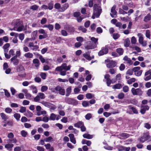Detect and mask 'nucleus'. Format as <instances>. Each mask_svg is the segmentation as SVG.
<instances>
[{
  "mask_svg": "<svg viewBox=\"0 0 151 151\" xmlns=\"http://www.w3.org/2000/svg\"><path fill=\"white\" fill-rule=\"evenodd\" d=\"M14 23V27L13 29H11V30H14L20 32L23 30H25L26 29L27 26L26 25L24 27L22 21L17 20Z\"/></svg>",
  "mask_w": 151,
  "mask_h": 151,
  "instance_id": "1",
  "label": "nucleus"
},
{
  "mask_svg": "<svg viewBox=\"0 0 151 151\" xmlns=\"http://www.w3.org/2000/svg\"><path fill=\"white\" fill-rule=\"evenodd\" d=\"M91 41L87 42V45L85 47V48L87 50L93 49L96 46L98 38H91Z\"/></svg>",
  "mask_w": 151,
  "mask_h": 151,
  "instance_id": "2",
  "label": "nucleus"
},
{
  "mask_svg": "<svg viewBox=\"0 0 151 151\" xmlns=\"http://www.w3.org/2000/svg\"><path fill=\"white\" fill-rule=\"evenodd\" d=\"M93 14L96 17H99L102 12L101 7L98 4H94L93 6Z\"/></svg>",
  "mask_w": 151,
  "mask_h": 151,
  "instance_id": "3",
  "label": "nucleus"
},
{
  "mask_svg": "<svg viewBox=\"0 0 151 151\" xmlns=\"http://www.w3.org/2000/svg\"><path fill=\"white\" fill-rule=\"evenodd\" d=\"M71 66L69 65L67 66L66 63H63L60 66H58L56 68L55 70L56 71H61L63 70L67 71L70 70Z\"/></svg>",
  "mask_w": 151,
  "mask_h": 151,
  "instance_id": "4",
  "label": "nucleus"
},
{
  "mask_svg": "<svg viewBox=\"0 0 151 151\" xmlns=\"http://www.w3.org/2000/svg\"><path fill=\"white\" fill-rule=\"evenodd\" d=\"M65 101L66 103L74 106H76L78 104V101L74 99L66 97L65 99Z\"/></svg>",
  "mask_w": 151,
  "mask_h": 151,
  "instance_id": "5",
  "label": "nucleus"
},
{
  "mask_svg": "<svg viewBox=\"0 0 151 151\" xmlns=\"http://www.w3.org/2000/svg\"><path fill=\"white\" fill-rule=\"evenodd\" d=\"M151 136L149 135L148 132L144 133L143 136L141 137L139 139L140 142L142 143L150 139Z\"/></svg>",
  "mask_w": 151,
  "mask_h": 151,
  "instance_id": "6",
  "label": "nucleus"
},
{
  "mask_svg": "<svg viewBox=\"0 0 151 151\" xmlns=\"http://www.w3.org/2000/svg\"><path fill=\"white\" fill-rule=\"evenodd\" d=\"M55 90L59 92L60 94L64 95L65 94V90L59 86H57L55 88Z\"/></svg>",
  "mask_w": 151,
  "mask_h": 151,
  "instance_id": "7",
  "label": "nucleus"
},
{
  "mask_svg": "<svg viewBox=\"0 0 151 151\" xmlns=\"http://www.w3.org/2000/svg\"><path fill=\"white\" fill-rule=\"evenodd\" d=\"M116 65V62L115 61L112 60H111L109 63H106L107 67L109 68H114Z\"/></svg>",
  "mask_w": 151,
  "mask_h": 151,
  "instance_id": "8",
  "label": "nucleus"
},
{
  "mask_svg": "<svg viewBox=\"0 0 151 151\" xmlns=\"http://www.w3.org/2000/svg\"><path fill=\"white\" fill-rule=\"evenodd\" d=\"M64 28L66 30L70 33L73 32L75 30L74 28L70 25H65L64 26Z\"/></svg>",
  "mask_w": 151,
  "mask_h": 151,
  "instance_id": "9",
  "label": "nucleus"
},
{
  "mask_svg": "<svg viewBox=\"0 0 151 151\" xmlns=\"http://www.w3.org/2000/svg\"><path fill=\"white\" fill-rule=\"evenodd\" d=\"M108 50L107 47H103L101 50H100L98 53L99 56L102 55L104 54H107L108 52Z\"/></svg>",
  "mask_w": 151,
  "mask_h": 151,
  "instance_id": "10",
  "label": "nucleus"
},
{
  "mask_svg": "<svg viewBox=\"0 0 151 151\" xmlns=\"http://www.w3.org/2000/svg\"><path fill=\"white\" fill-rule=\"evenodd\" d=\"M69 4L68 3H65L64 4L60 9L58 10V12H64L69 7Z\"/></svg>",
  "mask_w": 151,
  "mask_h": 151,
  "instance_id": "11",
  "label": "nucleus"
},
{
  "mask_svg": "<svg viewBox=\"0 0 151 151\" xmlns=\"http://www.w3.org/2000/svg\"><path fill=\"white\" fill-rule=\"evenodd\" d=\"M116 6H113L111 9V12L112 13H110V14L111 16L113 18L115 17L114 15H116V16L117 12L115 10Z\"/></svg>",
  "mask_w": 151,
  "mask_h": 151,
  "instance_id": "12",
  "label": "nucleus"
},
{
  "mask_svg": "<svg viewBox=\"0 0 151 151\" xmlns=\"http://www.w3.org/2000/svg\"><path fill=\"white\" fill-rule=\"evenodd\" d=\"M149 109V107L147 105H145L142 107L140 110V112L142 114H144L145 113L146 111Z\"/></svg>",
  "mask_w": 151,
  "mask_h": 151,
  "instance_id": "13",
  "label": "nucleus"
},
{
  "mask_svg": "<svg viewBox=\"0 0 151 151\" xmlns=\"http://www.w3.org/2000/svg\"><path fill=\"white\" fill-rule=\"evenodd\" d=\"M17 58V56H14L10 60L11 62H13L14 65H17L19 63V60Z\"/></svg>",
  "mask_w": 151,
  "mask_h": 151,
  "instance_id": "14",
  "label": "nucleus"
},
{
  "mask_svg": "<svg viewBox=\"0 0 151 151\" xmlns=\"http://www.w3.org/2000/svg\"><path fill=\"white\" fill-rule=\"evenodd\" d=\"M68 136L70 137V141L74 144H75L76 143L75 138L74 137V135L73 134H70L68 135Z\"/></svg>",
  "mask_w": 151,
  "mask_h": 151,
  "instance_id": "15",
  "label": "nucleus"
},
{
  "mask_svg": "<svg viewBox=\"0 0 151 151\" xmlns=\"http://www.w3.org/2000/svg\"><path fill=\"white\" fill-rule=\"evenodd\" d=\"M124 45L126 47H127L129 46L130 47L132 48V47L131 46H129L130 41L129 38H127L124 40Z\"/></svg>",
  "mask_w": 151,
  "mask_h": 151,
  "instance_id": "16",
  "label": "nucleus"
},
{
  "mask_svg": "<svg viewBox=\"0 0 151 151\" xmlns=\"http://www.w3.org/2000/svg\"><path fill=\"white\" fill-rule=\"evenodd\" d=\"M90 52L88 51L83 54V57L88 60H90L91 59V57L90 55Z\"/></svg>",
  "mask_w": 151,
  "mask_h": 151,
  "instance_id": "17",
  "label": "nucleus"
},
{
  "mask_svg": "<svg viewBox=\"0 0 151 151\" xmlns=\"http://www.w3.org/2000/svg\"><path fill=\"white\" fill-rule=\"evenodd\" d=\"M82 143L83 144H86L88 146H90L91 145V142L90 141L88 140L85 139H83L82 141Z\"/></svg>",
  "mask_w": 151,
  "mask_h": 151,
  "instance_id": "18",
  "label": "nucleus"
},
{
  "mask_svg": "<svg viewBox=\"0 0 151 151\" xmlns=\"http://www.w3.org/2000/svg\"><path fill=\"white\" fill-rule=\"evenodd\" d=\"M24 115L26 116L27 117L30 118L32 117L33 114L28 110L24 114Z\"/></svg>",
  "mask_w": 151,
  "mask_h": 151,
  "instance_id": "19",
  "label": "nucleus"
},
{
  "mask_svg": "<svg viewBox=\"0 0 151 151\" xmlns=\"http://www.w3.org/2000/svg\"><path fill=\"white\" fill-rule=\"evenodd\" d=\"M83 136L84 138L88 139H91L93 137V135L87 133L84 134L83 135Z\"/></svg>",
  "mask_w": 151,
  "mask_h": 151,
  "instance_id": "20",
  "label": "nucleus"
},
{
  "mask_svg": "<svg viewBox=\"0 0 151 151\" xmlns=\"http://www.w3.org/2000/svg\"><path fill=\"white\" fill-rule=\"evenodd\" d=\"M151 15L150 13H148L145 17L143 20L144 22H146L150 20L151 19Z\"/></svg>",
  "mask_w": 151,
  "mask_h": 151,
  "instance_id": "21",
  "label": "nucleus"
},
{
  "mask_svg": "<svg viewBox=\"0 0 151 151\" xmlns=\"http://www.w3.org/2000/svg\"><path fill=\"white\" fill-rule=\"evenodd\" d=\"M71 87H69L67 88L66 89V94L65 96H68L70 94L71 92Z\"/></svg>",
  "mask_w": 151,
  "mask_h": 151,
  "instance_id": "22",
  "label": "nucleus"
},
{
  "mask_svg": "<svg viewBox=\"0 0 151 151\" xmlns=\"http://www.w3.org/2000/svg\"><path fill=\"white\" fill-rule=\"evenodd\" d=\"M128 108L129 109H131L133 111V112L134 114H138V111L136 108L132 106L129 105L128 106Z\"/></svg>",
  "mask_w": 151,
  "mask_h": 151,
  "instance_id": "23",
  "label": "nucleus"
},
{
  "mask_svg": "<svg viewBox=\"0 0 151 151\" xmlns=\"http://www.w3.org/2000/svg\"><path fill=\"white\" fill-rule=\"evenodd\" d=\"M119 136L123 137L124 138H127L129 137L130 135L129 134L126 133H122L119 134Z\"/></svg>",
  "mask_w": 151,
  "mask_h": 151,
  "instance_id": "24",
  "label": "nucleus"
},
{
  "mask_svg": "<svg viewBox=\"0 0 151 151\" xmlns=\"http://www.w3.org/2000/svg\"><path fill=\"white\" fill-rule=\"evenodd\" d=\"M83 124V123L82 122H79L76 124H74V126L78 128H80L81 127V126H82Z\"/></svg>",
  "mask_w": 151,
  "mask_h": 151,
  "instance_id": "25",
  "label": "nucleus"
},
{
  "mask_svg": "<svg viewBox=\"0 0 151 151\" xmlns=\"http://www.w3.org/2000/svg\"><path fill=\"white\" fill-rule=\"evenodd\" d=\"M79 30L83 32H86L87 31L86 28H85L83 26H79L78 27Z\"/></svg>",
  "mask_w": 151,
  "mask_h": 151,
  "instance_id": "26",
  "label": "nucleus"
},
{
  "mask_svg": "<svg viewBox=\"0 0 151 151\" xmlns=\"http://www.w3.org/2000/svg\"><path fill=\"white\" fill-rule=\"evenodd\" d=\"M122 87V85L120 83H117L113 86V89H120Z\"/></svg>",
  "mask_w": 151,
  "mask_h": 151,
  "instance_id": "27",
  "label": "nucleus"
},
{
  "mask_svg": "<svg viewBox=\"0 0 151 151\" xmlns=\"http://www.w3.org/2000/svg\"><path fill=\"white\" fill-rule=\"evenodd\" d=\"M116 51L119 55H122L124 52V50L122 48H118L116 49Z\"/></svg>",
  "mask_w": 151,
  "mask_h": 151,
  "instance_id": "28",
  "label": "nucleus"
},
{
  "mask_svg": "<svg viewBox=\"0 0 151 151\" xmlns=\"http://www.w3.org/2000/svg\"><path fill=\"white\" fill-rule=\"evenodd\" d=\"M30 88L32 90V92L33 93H36L37 92V89L36 87L34 85H32L31 86H30Z\"/></svg>",
  "mask_w": 151,
  "mask_h": 151,
  "instance_id": "29",
  "label": "nucleus"
},
{
  "mask_svg": "<svg viewBox=\"0 0 151 151\" xmlns=\"http://www.w3.org/2000/svg\"><path fill=\"white\" fill-rule=\"evenodd\" d=\"M24 56L25 57L27 58H32L33 55L32 53L30 52H27L25 53L24 54Z\"/></svg>",
  "mask_w": 151,
  "mask_h": 151,
  "instance_id": "30",
  "label": "nucleus"
},
{
  "mask_svg": "<svg viewBox=\"0 0 151 151\" xmlns=\"http://www.w3.org/2000/svg\"><path fill=\"white\" fill-rule=\"evenodd\" d=\"M82 105L84 107L88 106L89 105V102L86 101H82Z\"/></svg>",
  "mask_w": 151,
  "mask_h": 151,
  "instance_id": "31",
  "label": "nucleus"
},
{
  "mask_svg": "<svg viewBox=\"0 0 151 151\" xmlns=\"http://www.w3.org/2000/svg\"><path fill=\"white\" fill-rule=\"evenodd\" d=\"M44 140L46 142H49L51 141H53V139L52 137L50 136L44 139Z\"/></svg>",
  "mask_w": 151,
  "mask_h": 151,
  "instance_id": "32",
  "label": "nucleus"
},
{
  "mask_svg": "<svg viewBox=\"0 0 151 151\" xmlns=\"http://www.w3.org/2000/svg\"><path fill=\"white\" fill-rule=\"evenodd\" d=\"M14 116L17 121H18L19 120V119L20 117V115L18 113H15L14 114Z\"/></svg>",
  "mask_w": 151,
  "mask_h": 151,
  "instance_id": "33",
  "label": "nucleus"
},
{
  "mask_svg": "<svg viewBox=\"0 0 151 151\" xmlns=\"http://www.w3.org/2000/svg\"><path fill=\"white\" fill-rule=\"evenodd\" d=\"M1 116L2 119H8V117L6 115L3 113H1L0 114Z\"/></svg>",
  "mask_w": 151,
  "mask_h": 151,
  "instance_id": "34",
  "label": "nucleus"
},
{
  "mask_svg": "<svg viewBox=\"0 0 151 151\" xmlns=\"http://www.w3.org/2000/svg\"><path fill=\"white\" fill-rule=\"evenodd\" d=\"M124 94L123 93H120L118 95V98L120 99H122L124 97Z\"/></svg>",
  "mask_w": 151,
  "mask_h": 151,
  "instance_id": "35",
  "label": "nucleus"
},
{
  "mask_svg": "<svg viewBox=\"0 0 151 151\" xmlns=\"http://www.w3.org/2000/svg\"><path fill=\"white\" fill-rule=\"evenodd\" d=\"M38 95L41 99H45V96L44 94L42 93H39L38 94Z\"/></svg>",
  "mask_w": 151,
  "mask_h": 151,
  "instance_id": "36",
  "label": "nucleus"
},
{
  "mask_svg": "<svg viewBox=\"0 0 151 151\" xmlns=\"http://www.w3.org/2000/svg\"><path fill=\"white\" fill-rule=\"evenodd\" d=\"M136 91L137 92L136 95H141L142 94V91L140 89L137 88L136 89Z\"/></svg>",
  "mask_w": 151,
  "mask_h": 151,
  "instance_id": "37",
  "label": "nucleus"
},
{
  "mask_svg": "<svg viewBox=\"0 0 151 151\" xmlns=\"http://www.w3.org/2000/svg\"><path fill=\"white\" fill-rule=\"evenodd\" d=\"M54 8L58 9V11L61 8L60 4L58 3H56L54 5Z\"/></svg>",
  "mask_w": 151,
  "mask_h": 151,
  "instance_id": "38",
  "label": "nucleus"
},
{
  "mask_svg": "<svg viewBox=\"0 0 151 151\" xmlns=\"http://www.w3.org/2000/svg\"><path fill=\"white\" fill-rule=\"evenodd\" d=\"M14 146V145L13 144H7L5 146V147L8 149L12 148Z\"/></svg>",
  "mask_w": 151,
  "mask_h": 151,
  "instance_id": "39",
  "label": "nucleus"
},
{
  "mask_svg": "<svg viewBox=\"0 0 151 151\" xmlns=\"http://www.w3.org/2000/svg\"><path fill=\"white\" fill-rule=\"evenodd\" d=\"M135 81V79L134 78H132L128 80L127 83L129 84H131L133 82H134Z\"/></svg>",
  "mask_w": 151,
  "mask_h": 151,
  "instance_id": "40",
  "label": "nucleus"
},
{
  "mask_svg": "<svg viewBox=\"0 0 151 151\" xmlns=\"http://www.w3.org/2000/svg\"><path fill=\"white\" fill-rule=\"evenodd\" d=\"M7 141L9 143H15L17 142V140L15 139H12L7 140Z\"/></svg>",
  "mask_w": 151,
  "mask_h": 151,
  "instance_id": "41",
  "label": "nucleus"
},
{
  "mask_svg": "<svg viewBox=\"0 0 151 151\" xmlns=\"http://www.w3.org/2000/svg\"><path fill=\"white\" fill-rule=\"evenodd\" d=\"M48 8L49 10H52L53 9V2H50L49 3L48 5Z\"/></svg>",
  "mask_w": 151,
  "mask_h": 151,
  "instance_id": "42",
  "label": "nucleus"
},
{
  "mask_svg": "<svg viewBox=\"0 0 151 151\" xmlns=\"http://www.w3.org/2000/svg\"><path fill=\"white\" fill-rule=\"evenodd\" d=\"M56 118V115L54 113L51 114L50 118V120H54Z\"/></svg>",
  "mask_w": 151,
  "mask_h": 151,
  "instance_id": "43",
  "label": "nucleus"
},
{
  "mask_svg": "<svg viewBox=\"0 0 151 151\" xmlns=\"http://www.w3.org/2000/svg\"><path fill=\"white\" fill-rule=\"evenodd\" d=\"M119 12L120 14H122L123 15L127 14V12L124 11L121 8L119 9Z\"/></svg>",
  "mask_w": 151,
  "mask_h": 151,
  "instance_id": "44",
  "label": "nucleus"
},
{
  "mask_svg": "<svg viewBox=\"0 0 151 151\" xmlns=\"http://www.w3.org/2000/svg\"><path fill=\"white\" fill-rule=\"evenodd\" d=\"M92 115L90 113H88L85 116V118L87 120H89L92 117Z\"/></svg>",
  "mask_w": 151,
  "mask_h": 151,
  "instance_id": "45",
  "label": "nucleus"
},
{
  "mask_svg": "<svg viewBox=\"0 0 151 151\" xmlns=\"http://www.w3.org/2000/svg\"><path fill=\"white\" fill-rule=\"evenodd\" d=\"M37 55L39 57V58L41 62L42 63L45 62V59L43 58V57L41 55L37 54Z\"/></svg>",
  "mask_w": 151,
  "mask_h": 151,
  "instance_id": "46",
  "label": "nucleus"
},
{
  "mask_svg": "<svg viewBox=\"0 0 151 151\" xmlns=\"http://www.w3.org/2000/svg\"><path fill=\"white\" fill-rule=\"evenodd\" d=\"M26 111V108L25 107L21 106L19 110V111L22 113H24Z\"/></svg>",
  "mask_w": 151,
  "mask_h": 151,
  "instance_id": "47",
  "label": "nucleus"
},
{
  "mask_svg": "<svg viewBox=\"0 0 151 151\" xmlns=\"http://www.w3.org/2000/svg\"><path fill=\"white\" fill-rule=\"evenodd\" d=\"M24 70V68L22 65H20L19 66L17 69V70L18 72L22 71L23 70Z\"/></svg>",
  "mask_w": 151,
  "mask_h": 151,
  "instance_id": "48",
  "label": "nucleus"
},
{
  "mask_svg": "<svg viewBox=\"0 0 151 151\" xmlns=\"http://www.w3.org/2000/svg\"><path fill=\"white\" fill-rule=\"evenodd\" d=\"M129 89V87L127 86H124L123 88V91L125 93L128 92Z\"/></svg>",
  "mask_w": 151,
  "mask_h": 151,
  "instance_id": "49",
  "label": "nucleus"
},
{
  "mask_svg": "<svg viewBox=\"0 0 151 151\" xmlns=\"http://www.w3.org/2000/svg\"><path fill=\"white\" fill-rule=\"evenodd\" d=\"M90 24V22L89 21H86L84 23V27L86 28L88 27Z\"/></svg>",
  "mask_w": 151,
  "mask_h": 151,
  "instance_id": "50",
  "label": "nucleus"
},
{
  "mask_svg": "<svg viewBox=\"0 0 151 151\" xmlns=\"http://www.w3.org/2000/svg\"><path fill=\"white\" fill-rule=\"evenodd\" d=\"M47 21V19L45 18H43L41 20V24H44L46 23Z\"/></svg>",
  "mask_w": 151,
  "mask_h": 151,
  "instance_id": "51",
  "label": "nucleus"
},
{
  "mask_svg": "<svg viewBox=\"0 0 151 151\" xmlns=\"http://www.w3.org/2000/svg\"><path fill=\"white\" fill-rule=\"evenodd\" d=\"M48 89V88L46 86H43L41 87V91L42 92H43L47 91Z\"/></svg>",
  "mask_w": 151,
  "mask_h": 151,
  "instance_id": "52",
  "label": "nucleus"
},
{
  "mask_svg": "<svg viewBox=\"0 0 151 151\" xmlns=\"http://www.w3.org/2000/svg\"><path fill=\"white\" fill-rule=\"evenodd\" d=\"M133 70L132 69H129L128 70L126 73L127 75H132L133 74Z\"/></svg>",
  "mask_w": 151,
  "mask_h": 151,
  "instance_id": "53",
  "label": "nucleus"
},
{
  "mask_svg": "<svg viewBox=\"0 0 151 151\" xmlns=\"http://www.w3.org/2000/svg\"><path fill=\"white\" fill-rule=\"evenodd\" d=\"M4 93L5 95L7 97H9L10 96V94L7 91V90L4 89Z\"/></svg>",
  "mask_w": 151,
  "mask_h": 151,
  "instance_id": "54",
  "label": "nucleus"
},
{
  "mask_svg": "<svg viewBox=\"0 0 151 151\" xmlns=\"http://www.w3.org/2000/svg\"><path fill=\"white\" fill-rule=\"evenodd\" d=\"M140 67H136L134 68L133 69V71L134 72H137L140 70Z\"/></svg>",
  "mask_w": 151,
  "mask_h": 151,
  "instance_id": "55",
  "label": "nucleus"
},
{
  "mask_svg": "<svg viewBox=\"0 0 151 151\" xmlns=\"http://www.w3.org/2000/svg\"><path fill=\"white\" fill-rule=\"evenodd\" d=\"M142 72V70H140L139 71H138L135 73V75L137 76H140Z\"/></svg>",
  "mask_w": 151,
  "mask_h": 151,
  "instance_id": "56",
  "label": "nucleus"
},
{
  "mask_svg": "<svg viewBox=\"0 0 151 151\" xmlns=\"http://www.w3.org/2000/svg\"><path fill=\"white\" fill-rule=\"evenodd\" d=\"M5 112L7 113H10L12 111V109L9 108H6L5 109Z\"/></svg>",
  "mask_w": 151,
  "mask_h": 151,
  "instance_id": "57",
  "label": "nucleus"
},
{
  "mask_svg": "<svg viewBox=\"0 0 151 151\" xmlns=\"http://www.w3.org/2000/svg\"><path fill=\"white\" fill-rule=\"evenodd\" d=\"M21 134L22 136L24 137H25L27 135V133L25 131L22 130L21 132Z\"/></svg>",
  "mask_w": 151,
  "mask_h": 151,
  "instance_id": "58",
  "label": "nucleus"
},
{
  "mask_svg": "<svg viewBox=\"0 0 151 151\" xmlns=\"http://www.w3.org/2000/svg\"><path fill=\"white\" fill-rule=\"evenodd\" d=\"M38 32L40 34H45V36L47 37V35L45 33V31L44 29H39L38 30Z\"/></svg>",
  "mask_w": 151,
  "mask_h": 151,
  "instance_id": "59",
  "label": "nucleus"
},
{
  "mask_svg": "<svg viewBox=\"0 0 151 151\" xmlns=\"http://www.w3.org/2000/svg\"><path fill=\"white\" fill-rule=\"evenodd\" d=\"M38 8V6L36 5H34L30 7V9L33 10H36Z\"/></svg>",
  "mask_w": 151,
  "mask_h": 151,
  "instance_id": "60",
  "label": "nucleus"
},
{
  "mask_svg": "<svg viewBox=\"0 0 151 151\" xmlns=\"http://www.w3.org/2000/svg\"><path fill=\"white\" fill-rule=\"evenodd\" d=\"M61 28L60 25L58 23H56L55 24V28L56 30H59Z\"/></svg>",
  "mask_w": 151,
  "mask_h": 151,
  "instance_id": "61",
  "label": "nucleus"
},
{
  "mask_svg": "<svg viewBox=\"0 0 151 151\" xmlns=\"http://www.w3.org/2000/svg\"><path fill=\"white\" fill-rule=\"evenodd\" d=\"M63 122L66 123L68 122V118L66 117H64L61 120Z\"/></svg>",
  "mask_w": 151,
  "mask_h": 151,
  "instance_id": "62",
  "label": "nucleus"
},
{
  "mask_svg": "<svg viewBox=\"0 0 151 151\" xmlns=\"http://www.w3.org/2000/svg\"><path fill=\"white\" fill-rule=\"evenodd\" d=\"M28 121L27 119L25 116H23L21 119V121L22 122H24Z\"/></svg>",
  "mask_w": 151,
  "mask_h": 151,
  "instance_id": "63",
  "label": "nucleus"
},
{
  "mask_svg": "<svg viewBox=\"0 0 151 151\" xmlns=\"http://www.w3.org/2000/svg\"><path fill=\"white\" fill-rule=\"evenodd\" d=\"M37 149L39 151H45L44 148L41 146H37Z\"/></svg>",
  "mask_w": 151,
  "mask_h": 151,
  "instance_id": "64",
  "label": "nucleus"
}]
</instances>
